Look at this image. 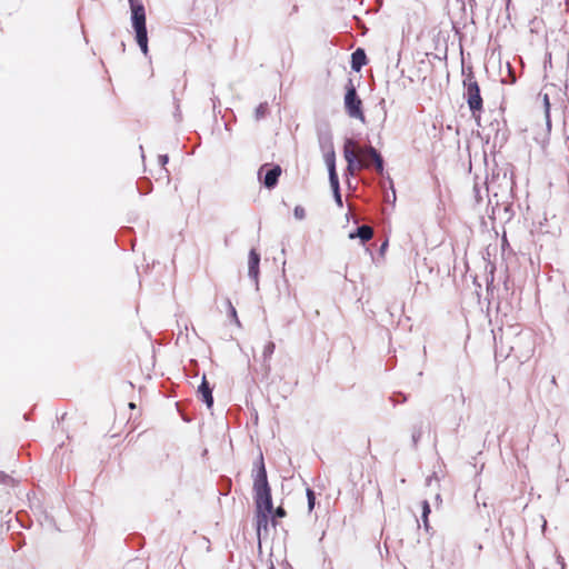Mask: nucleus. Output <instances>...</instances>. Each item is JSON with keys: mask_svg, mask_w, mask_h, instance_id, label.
I'll list each match as a JSON object with an SVG mask.
<instances>
[{"mask_svg": "<svg viewBox=\"0 0 569 569\" xmlns=\"http://www.w3.org/2000/svg\"><path fill=\"white\" fill-rule=\"evenodd\" d=\"M343 154L350 172L355 169L368 167L370 160L375 162L376 170L379 173H382L383 171V160L378 151L372 147L359 149L352 139H348L345 142Z\"/></svg>", "mask_w": 569, "mask_h": 569, "instance_id": "1", "label": "nucleus"}, {"mask_svg": "<svg viewBox=\"0 0 569 569\" xmlns=\"http://www.w3.org/2000/svg\"><path fill=\"white\" fill-rule=\"evenodd\" d=\"M253 491L257 511H266L272 513L273 506L271 499V489L268 483L267 471L262 456H260L259 466L254 475Z\"/></svg>", "mask_w": 569, "mask_h": 569, "instance_id": "2", "label": "nucleus"}, {"mask_svg": "<svg viewBox=\"0 0 569 569\" xmlns=\"http://www.w3.org/2000/svg\"><path fill=\"white\" fill-rule=\"evenodd\" d=\"M131 10V23L136 32V41L141 51L148 52V32L146 27V10L140 0H129Z\"/></svg>", "mask_w": 569, "mask_h": 569, "instance_id": "3", "label": "nucleus"}, {"mask_svg": "<svg viewBox=\"0 0 569 569\" xmlns=\"http://www.w3.org/2000/svg\"><path fill=\"white\" fill-rule=\"evenodd\" d=\"M462 83L465 87L463 98L468 103L472 118L476 121H479L483 110V101L480 94L479 83L476 80L473 73H467Z\"/></svg>", "mask_w": 569, "mask_h": 569, "instance_id": "4", "label": "nucleus"}, {"mask_svg": "<svg viewBox=\"0 0 569 569\" xmlns=\"http://www.w3.org/2000/svg\"><path fill=\"white\" fill-rule=\"evenodd\" d=\"M362 102L357 96L356 88L350 79L345 94V108L349 117L365 122V114L361 109Z\"/></svg>", "mask_w": 569, "mask_h": 569, "instance_id": "5", "label": "nucleus"}, {"mask_svg": "<svg viewBox=\"0 0 569 569\" xmlns=\"http://www.w3.org/2000/svg\"><path fill=\"white\" fill-rule=\"evenodd\" d=\"M264 173V177L262 179V182L264 184L266 188L268 189H272L276 187V184L278 183V179L281 174V168L280 166H273V167H269V164H263L260 169H259V178L261 179V174Z\"/></svg>", "mask_w": 569, "mask_h": 569, "instance_id": "6", "label": "nucleus"}, {"mask_svg": "<svg viewBox=\"0 0 569 569\" xmlns=\"http://www.w3.org/2000/svg\"><path fill=\"white\" fill-rule=\"evenodd\" d=\"M319 142L325 152V161L328 167V171L336 170L335 163V151L330 138L320 137Z\"/></svg>", "mask_w": 569, "mask_h": 569, "instance_id": "7", "label": "nucleus"}, {"mask_svg": "<svg viewBox=\"0 0 569 569\" xmlns=\"http://www.w3.org/2000/svg\"><path fill=\"white\" fill-rule=\"evenodd\" d=\"M259 263H260V254L254 249H251L249 252V260H248V274L256 282L258 281V276H259Z\"/></svg>", "mask_w": 569, "mask_h": 569, "instance_id": "8", "label": "nucleus"}, {"mask_svg": "<svg viewBox=\"0 0 569 569\" xmlns=\"http://www.w3.org/2000/svg\"><path fill=\"white\" fill-rule=\"evenodd\" d=\"M198 393L202 398L207 407L211 408L213 405L212 389L209 386V382L207 381L204 376L202 377L201 385L198 388Z\"/></svg>", "mask_w": 569, "mask_h": 569, "instance_id": "9", "label": "nucleus"}, {"mask_svg": "<svg viewBox=\"0 0 569 569\" xmlns=\"http://www.w3.org/2000/svg\"><path fill=\"white\" fill-rule=\"evenodd\" d=\"M367 63V56L363 49L358 48L351 54V69L352 71H360Z\"/></svg>", "mask_w": 569, "mask_h": 569, "instance_id": "10", "label": "nucleus"}, {"mask_svg": "<svg viewBox=\"0 0 569 569\" xmlns=\"http://www.w3.org/2000/svg\"><path fill=\"white\" fill-rule=\"evenodd\" d=\"M373 236V230L369 226H361L356 232L349 233L350 239L360 238L362 242L370 240Z\"/></svg>", "mask_w": 569, "mask_h": 569, "instance_id": "11", "label": "nucleus"}, {"mask_svg": "<svg viewBox=\"0 0 569 569\" xmlns=\"http://www.w3.org/2000/svg\"><path fill=\"white\" fill-rule=\"evenodd\" d=\"M271 515L272 513L266 512V511H260V512L257 511L256 519H257V530H258V533H260V531L262 529H264V530L267 529L268 522H269V517Z\"/></svg>", "mask_w": 569, "mask_h": 569, "instance_id": "12", "label": "nucleus"}, {"mask_svg": "<svg viewBox=\"0 0 569 569\" xmlns=\"http://www.w3.org/2000/svg\"><path fill=\"white\" fill-rule=\"evenodd\" d=\"M274 349H276V345L272 341H269L266 343L263 351H262V357H263L264 362H268L270 360L271 356L274 352Z\"/></svg>", "mask_w": 569, "mask_h": 569, "instance_id": "13", "label": "nucleus"}, {"mask_svg": "<svg viewBox=\"0 0 569 569\" xmlns=\"http://www.w3.org/2000/svg\"><path fill=\"white\" fill-rule=\"evenodd\" d=\"M543 104H545V116H546V123L547 127H551V120H550V101H549V93H543Z\"/></svg>", "mask_w": 569, "mask_h": 569, "instance_id": "14", "label": "nucleus"}, {"mask_svg": "<svg viewBox=\"0 0 569 569\" xmlns=\"http://www.w3.org/2000/svg\"><path fill=\"white\" fill-rule=\"evenodd\" d=\"M267 112H268V103L267 102L260 103L254 110L256 120H260V119L264 118Z\"/></svg>", "mask_w": 569, "mask_h": 569, "instance_id": "15", "label": "nucleus"}, {"mask_svg": "<svg viewBox=\"0 0 569 569\" xmlns=\"http://www.w3.org/2000/svg\"><path fill=\"white\" fill-rule=\"evenodd\" d=\"M429 513H430V506H429L428 501L425 500L422 502V521H423V526L427 530L429 529V522H428Z\"/></svg>", "mask_w": 569, "mask_h": 569, "instance_id": "16", "label": "nucleus"}, {"mask_svg": "<svg viewBox=\"0 0 569 569\" xmlns=\"http://www.w3.org/2000/svg\"><path fill=\"white\" fill-rule=\"evenodd\" d=\"M329 181H330V186L333 191L340 190L339 189V179H338L336 170L329 171Z\"/></svg>", "mask_w": 569, "mask_h": 569, "instance_id": "17", "label": "nucleus"}, {"mask_svg": "<svg viewBox=\"0 0 569 569\" xmlns=\"http://www.w3.org/2000/svg\"><path fill=\"white\" fill-rule=\"evenodd\" d=\"M227 305H228V309H229V315L230 317L233 319L234 323L240 327V320L237 316V311H236V308L232 306L231 301L230 300H227Z\"/></svg>", "mask_w": 569, "mask_h": 569, "instance_id": "18", "label": "nucleus"}, {"mask_svg": "<svg viewBox=\"0 0 569 569\" xmlns=\"http://www.w3.org/2000/svg\"><path fill=\"white\" fill-rule=\"evenodd\" d=\"M293 216L297 220H303L306 218V210L301 206H296L293 209Z\"/></svg>", "mask_w": 569, "mask_h": 569, "instance_id": "19", "label": "nucleus"}, {"mask_svg": "<svg viewBox=\"0 0 569 569\" xmlns=\"http://www.w3.org/2000/svg\"><path fill=\"white\" fill-rule=\"evenodd\" d=\"M307 497H308V508L311 511L313 509V507H315V500H316L313 491L308 489L307 490Z\"/></svg>", "mask_w": 569, "mask_h": 569, "instance_id": "20", "label": "nucleus"}, {"mask_svg": "<svg viewBox=\"0 0 569 569\" xmlns=\"http://www.w3.org/2000/svg\"><path fill=\"white\" fill-rule=\"evenodd\" d=\"M284 515H286L284 509H283V508H281V507H278V508L274 510V512L272 511V515H271V516H272V517L282 518V517H284Z\"/></svg>", "mask_w": 569, "mask_h": 569, "instance_id": "21", "label": "nucleus"}, {"mask_svg": "<svg viewBox=\"0 0 569 569\" xmlns=\"http://www.w3.org/2000/svg\"><path fill=\"white\" fill-rule=\"evenodd\" d=\"M335 200L339 207H342V199L340 194V190L333 191Z\"/></svg>", "mask_w": 569, "mask_h": 569, "instance_id": "22", "label": "nucleus"}, {"mask_svg": "<svg viewBox=\"0 0 569 569\" xmlns=\"http://www.w3.org/2000/svg\"><path fill=\"white\" fill-rule=\"evenodd\" d=\"M168 160H169V158H168V156H167V154H161V156H159V162H160V164H161L162 167H164V166L168 163Z\"/></svg>", "mask_w": 569, "mask_h": 569, "instance_id": "23", "label": "nucleus"}, {"mask_svg": "<svg viewBox=\"0 0 569 569\" xmlns=\"http://www.w3.org/2000/svg\"><path fill=\"white\" fill-rule=\"evenodd\" d=\"M557 562L560 565L561 569H565V559L560 555L557 556Z\"/></svg>", "mask_w": 569, "mask_h": 569, "instance_id": "24", "label": "nucleus"}, {"mask_svg": "<svg viewBox=\"0 0 569 569\" xmlns=\"http://www.w3.org/2000/svg\"><path fill=\"white\" fill-rule=\"evenodd\" d=\"M9 479H10V477L8 475L0 472V482L6 483L7 480H9Z\"/></svg>", "mask_w": 569, "mask_h": 569, "instance_id": "25", "label": "nucleus"}, {"mask_svg": "<svg viewBox=\"0 0 569 569\" xmlns=\"http://www.w3.org/2000/svg\"><path fill=\"white\" fill-rule=\"evenodd\" d=\"M508 76L511 78V82H515V81H516V79H515V73L509 72V73H508Z\"/></svg>", "mask_w": 569, "mask_h": 569, "instance_id": "26", "label": "nucleus"}, {"mask_svg": "<svg viewBox=\"0 0 569 569\" xmlns=\"http://www.w3.org/2000/svg\"><path fill=\"white\" fill-rule=\"evenodd\" d=\"M433 59H436L439 63H442V60L437 58L436 56H432Z\"/></svg>", "mask_w": 569, "mask_h": 569, "instance_id": "27", "label": "nucleus"}, {"mask_svg": "<svg viewBox=\"0 0 569 569\" xmlns=\"http://www.w3.org/2000/svg\"><path fill=\"white\" fill-rule=\"evenodd\" d=\"M507 66H508V72H511L512 69H511L510 64L508 63Z\"/></svg>", "mask_w": 569, "mask_h": 569, "instance_id": "28", "label": "nucleus"}]
</instances>
